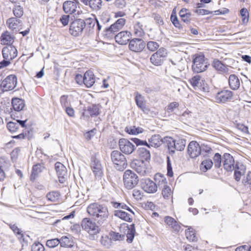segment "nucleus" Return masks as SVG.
I'll list each match as a JSON object with an SVG mask.
<instances>
[{"label":"nucleus","mask_w":251,"mask_h":251,"mask_svg":"<svg viewBox=\"0 0 251 251\" xmlns=\"http://www.w3.org/2000/svg\"><path fill=\"white\" fill-rule=\"evenodd\" d=\"M87 212L99 225L106 222L109 216L107 207L98 202L90 204L87 208Z\"/></svg>","instance_id":"f257e3e1"},{"label":"nucleus","mask_w":251,"mask_h":251,"mask_svg":"<svg viewBox=\"0 0 251 251\" xmlns=\"http://www.w3.org/2000/svg\"><path fill=\"white\" fill-rule=\"evenodd\" d=\"M111 158L117 170L122 171L126 168L127 166L126 159L125 155L119 151H112L111 153Z\"/></svg>","instance_id":"f03ea898"},{"label":"nucleus","mask_w":251,"mask_h":251,"mask_svg":"<svg viewBox=\"0 0 251 251\" xmlns=\"http://www.w3.org/2000/svg\"><path fill=\"white\" fill-rule=\"evenodd\" d=\"M193 63L192 69L197 73L205 71L208 66L204 56L202 54H195L194 56Z\"/></svg>","instance_id":"7ed1b4c3"},{"label":"nucleus","mask_w":251,"mask_h":251,"mask_svg":"<svg viewBox=\"0 0 251 251\" xmlns=\"http://www.w3.org/2000/svg\"><path fill=\"white\" fill-rule=\"evenodd\" d=\"M123 180L125 186L127 189H131L137 184L139 179L138 176L134 172L127 170L124 173Z\"/></svg>","instance_id":"20e7f679"},{"label":"nucleus","mask_w":251,"mask_h":251,"mask_svg":"<svg viewBox=\"0 0 251 251\" xmlns=\"http://www.w3.org/2000/svg\"><path fill=\"white\" fill-rule=\"evenodd\" d=\"M81 224L82 229L90 235L97 234L100 231L99 226L95 221L89 218H84Z\"/></svg>","instance_id":"39448f33"},{"label":"nucleus","mask_w":251,"mask_h":251,"mask_svg":"<svg viewBox=\"0 0 251 251\" xmlns=\"http://www.w3.org/2000/svg\"><path fill=\"white\" fill-rule=\"evenodd\" d=\"M17 83L16 75H11L7 76L0 83V94L14 89Z\"/></svg>","instance_id":"423d86ee"},{"label":"nucleus","mask_w":251,"mask_h":251,"mask_svg":"<svg viewBox=\"0 0 251 251\" xmlns=\"http://www.w3.org/2000/svg\"><path fill=\"white\" fill-rule=\"evenodd\" d=\"M189 81L194 89L203 92L209 91V88L208 84L200 75H196L192 77Z\"/></svg>","instance_id":"0eeeda50"},{"label":"nucleus","mask_w":251,"mask_h":251,"mask_svg":"<svg viewBox=\"0 0 251 251\" xmlns=\"http://www.w3.org/2000/svg\"><path fill=\"white\" fill-rule=\"evenodd\" d=\"M167 56V50L164 48H160L156 52L151 55L150 61L155 66H160L163 64Z\"/></svg>","instance_id":"6e6552de"},{"label":"nucleus","mask_w":251,"mask_h":251,"mask_svg":"<svg viewBox=\"0 0 251 251\" xmlns=\"http://www.w3.org/2000/svg\"><path fill=\"white\" fill-rule=\"evenodd\" d=\"M130 167L140 175L142 176L147 175L149 172L147 164L143 160L139 159L133 160L130 163Z\"/></svg>","instance_id":"1a4fd4ad"},{"label":"nucleus","mask_w":251,"mask_h":251,"mask_svg":"<svg viewBox=\"0 0 251 251\" xmlns=\"http://www.w3.org/2000/svg\"><path fill=\"white\" fill-rule=\"evenodd\" d=\"M86 26L85 21L81 19H77L71 23L70 25V33L74 36L80 34Z\"/></svg>","instance_id":"9d476101"},{"label":"nucleus","mask_w":251,"mask_h":251,"mask_svg":"<svg viewBox=\"0 0 251 251\" xmlns=\"http://www.w3.org/2000/svg\"><path fill=\"white\" fill-rule=\"evenodd\" d=\"M222 163L224 168L227 172H232L235 169L234 159L229 153L224 154L222 156Z\"/></svg>","instance_id":"9b49d317"},{"label":"nucleus","mask_w":251,"mask_h":251,"mask_svg":"<svg viewBox=\"0 0 251 251\" xmlns=\"http://www.w3.org/2000/svg\"><path fill=\"white\" fill-rule=\"evenodd\" d=\"M120 150L126 154H130L135 150V146L126 139H120L119 141Z\"/></svg>","instance_id":"f8f14e48"},{"label":"nucleus","mask_w":251,"mask_h":251,"mask_svg":"<svg viewBox=\"0 0 251 251\" xmlns=\"http://www.w3.org/2000/svg\"><path fill=\"white\" fill-rule=\"evenodd\" d=\"M141 186L143 190L148 193H154L157 190L156 183L150 178L142 179Z\"/></svg>","instance_id":"ddd939ff"},{"label":"nucleus","mask_w":251,"mask_h":251,"mask_svg":"<svg viewBox=\"0 0 251 251\" xmlns=\"http://www.w3.org/2000/svg\"><path fill=\"white\" fill-rule=\"evenodd\" d=\"M146 46V43L141 39L134 38L129 41L128 47L130 50L141 52Z\"/></svg>","instance_id":"4468645a"},{"label":"nucleus","mask_w":251,"mask_h":251,"mask_svg":"<svg viewBox=\"0 0 251 251\" xmlns=\"http://www.w3.org/2000/svg\"><path fill=\"white\" fill-rule=\"evenodd\" d=\"M91 167L95 177L97 178L100 179L103 174L102 167L99 160L96 157L92 158V162Z\"/></svg>","instance_id":"2eb2a0df"},{"label":"nucleus","mask_w":251,"mask_h":251,"mask_svg":"<svg viewBox=\"0 0 251 251\" xmlns=\"http://www.w3.org/2000/svg\"><path fill=\"white\" fill-rule=\"evenodd\" d=\"M233 93L231 91L225 90L217 93L215 96L216 101L218 103H225L230 100Z\"/></svg>","instance_id":"dca6fc26"},{"label":"nucleus","mask_w":251,"mask_h":251,"mask_svg":"<svg viewBox=\"0 0 251 251\" xmlns=\"http://www.w3.org/2000/svg\"><path fill=\"white\" fill-rule=\"evenodd\" d=\"M2 53L4 59L12 60L17 57L18 51L14 46H7L3 48Z\"/></svg>","instance_id":"f3484780"},{"label":"nucleus","mask_w":251,"mask_h":251,"mask_svg":"<svg viewBox=\"0 0 251 251\" xmlns=\"http://www.w3.org/2000/svg\"><path fill=\"white\" fill-rule=\"evenodd\" d=\"M155 179H159V185L164 184V188L162 191V194L165 199H168L170 197L172 194L171 189L170 187L166 185L165 184L167 183L166 179L164 176L160 175H156L155 176Z\"/></svg>","instance_id":"a211bd4d"},{"label":"nucleus","mask_w":251,"mask_h":251,"mask_svg":"<svg viewBox=\"0 0 251 251\" xmlns=\"http://www.w3.org/2000/svg\"><path fill=\"white\" fill-rule=\"evenodd\" d=\"M187 151L191 158L198 157L201 152V147L196 141H191L188 145Z\"/></svg>","instance_id":"6ab92c4d"},{"label":"nucleus","mask_w":251,"mask_h":251,"mask_svg":"<svg viewBox=\"0 0 251 251\" xmlns=\"http://www.w3.org/2000/svg\"><path fill=\"white\" fill-rule=\"evenodd\" d=\"M55 169L58 176L59 181L60 183H63L67 174V171L65 166L59 162L55 164Z\"/></svg>","instance_id":"aec40b11"},{"label":"nucleus","mask_w":251,"mask_h":251,"mask_svg":"<svg viewBox=\"0 0 251 251\" xmlns=\"http://www.w3.org/2000/svg\"><path fill=\"white\" fill-rule=\"evenodd\" d=\"M131 34L127 31H123L115 36L116 42L120 45H126L131 38Z\"/></svg>","instance_id":"412c9836"},{"label":"nucleus","mask_w":251,"mask_h":251,"mask_svg":"<svg viewBox=\"0 0 251 251\" xmlns=\"http://www.w3.org/2000/svg\"><path fill=\"white\" fill-rule=\"evenodd\" d=\"M126 20L125 18H120L116 22L112 25L109 28L106 29V31L108 33H114L118 31L125 25Z\"/></svg>","instance_id":"4be33fe9"},{"label":"nucleus","mask_w":251,"mask_h":251,"mask_svg":"<svg viewBox=\"0 0 251 251\" xmlns=\"http://www.w3.org/2000/svg\"><path fill=\"white\" fill-rule=\"evenodd\" d=\"M77 8V3L75 1L67 0L63 3V9L64 11L68 14L74 13Z\"/></svg>","instance_id":"5701e85b"},{"label":"nucleus","mask_w":251,"mask_h":251,"mask_svg":"<svg viewBox=\"0 0 251 251\" xmlns=\"http://www.w3.org/2000/svg\"><path fill=\"white\" fill-rule=\"evenodd\" d=\"M15 37L10 32L6 31L2 33L0 36V42L2 45L12 46L14 41Z\"/></svg>","instance_id":"b1692460"},{"label":"nucleus","mask_w":251,"mask_h":251,"mask_svg":"<svg viewBox=\"0 0 251 251\" xmlns=\"http://www.w3.org/2000/svg\"><path fill=\"white\" fill-rule=\"evenodd\" d=\"M11 103L13 109L16 112H21L25 107V100L22 99L13 98Z\"/></svg>","instance_id":"393cba45"},{"label":"nucleus","mask_w":251,"mask_h":251,"mask_svg":"<svg viewBox=\"0 0 251 251\" xmlns=\"http://www.w3.org/2000/svg\"><path fill=\"white\" fill-rule=\"evenodd\" d=\"M164 139H162L159 134H155L149 139V144L148 143L147 147L158 148L162 145Z\"/></svg>","instance_id":"a878e982"},{"label":"nucleus","mask_w":251,"mask_h":251,"mask_svg":"<svg viewBox=\"0 0 251 251\" xmlns=\"http://www.w3.org/2000/svg\"><path fill=\"white\" fill-rule=\"evenodd\" d=\"M135 102L139 108H140L145 113H148L149 109L146 106L145 101L144 97L139 93H136Z\"/></svg>","instance_id":"bb28decb"},{"label":"nucleus","mask_w":251,"mask_h":251,"mask_svg":"<svg viewBox=\"0 0 251 251\" xmlns=\"http://www.w3.org/2000/svg\"><path fill=\"white\" fill-rule=\"evenodd\" d=\"M21 20L16 18H9L6 22V24L8 27L12 30H15L17 32L19 26H21Z\"/></svg>","instance_id":"cd10ccee"},{"label":"nucleus","mask_w":251,"mask_h":251,"mask_svg":"<svg viewBox=\"0 0 251 251\" xmlns=\"http://www.w3.org/2000/svg\"><path fill=\"white\" fill-rule=\"evenodd\" d=\"M95 82V77L93 73L88 71L84 74V84L88 87H92Z\"/></svg>","instance_id":"c85d7f7f"},{"label":"nucleus","mask_w":251,"mask_h":251,"mask_svg":"<svg viewBox=\"0 0 251 251\" xmlns=\"http://www.w3.org/2000/svg\"><path fill=\"white\" fill-rule=\"evenodd\" d=\"M44 169L45 167L42 164L39 163L33 165L30 176V179L34 181Z\"/></svg>","instance_id":"c756f323"},{"label":"nucleus","mask_w":251,"mask_h":251,"mask_svg":"<svg viewBox=\"0 0 251 251\" xmlns=\"http://www.w3.org/2000/svg\"><path fill=\"white\" fill-rule=\"evenodd\" d=\"M60 245L61 247L72 248L74 245V242L70 236H63L60 239Z\"/></svg>","instance_id":"7c9ffc66"},{"label":"nucleus","mask_w":251,"mask_h":251,"mask_svg":"<svg viewBox=\"0 0 251 251\" xmlns=\"http://www.w3.org/2000/svg\"><path fill=\"white\" fill-rule=\"evenodd\" d=\"M143 25L142 22L136 21L134 22L133 32L137 37H142L144 35V31L143 28Z\"/></svg>","instance_id":"2f4dec72"},{"label":"nucleus","mask_w":251,"mask_h":251,"mask_svg":"<svg viewBox=\"0 0 251 251\" xmlns=\"http://www.w3.org/2000/svg\"><path fill=\"white\" fill-rule=\"evenodd\" d=\"M230 88L234 90H237L240 85V80L235 75H231L228 78Z\"/></svg>","instance_id":"473e14b6"},{"label":"nucleus","mask_w":251,"mask_h":251,"mask_svg":"<svg viewBox=\"0 0 251 251\" xmlns=\"http://www.w3.org/2000/svg\"><path fill=\"white\" fill-rule=\"evenodd\" d=\"M137 153L140 158L146 161H149L151 159V153L145 147H140L137 150Z\"/></svg>","instance_id":"72a5a7b5"},{"label":"nucleus","mask_w":251,"mask_h":251,"mask_svg":"<svg viewBox=\"0 0 251 251\" xmlns=\"http://www.w3.org/2000/svg\"><path fill=\"white\" fill-rule=\"evenodd\" d=\"M213 66L216 70L223 72L224 73H228L229 69L232 68L231 67H229L223 64L218 60H214Z\"/></svg>","instance_id":"f704fd0d"},{"label":"nucleus","mask_w":251,"mask_h":251,"mask_svg":"<svg viewBox=\"0 0 251 251\" xmlns=\"http://www.w3.org/2000/svg\"><path fill=\"white\" fill-rule=\"evenodd\" d=\"M163 142L167 144L170 153L173 154L175 152V139L170 137H166L164 138Z\"/></svg>","instance_id":"c9c22d12"},{"label":"nucleus","mask_w":251,"mask_h":251,"mask_svg":"<svg viewBox=\"0 0 251 251\" xmlns=\"http://www.w3.org/2000/svg\"><path fill=\"white\" fill-rule=\"evenodd\" d=\"M114 215L127 222H130L132 220V217L131 215L120 210H115Z\"/></svg>","instance_id":"e433bc0d"},{"label":"nucleus","mask_w":251,"mask_h":251,"mask_svg":"<svg viewBox=\"0 0 251 251\" xmlns=\"http://www.w3.org/2000/svg\"><path fill=\"white\" fill-rule=\"evenodd\" d=\"M165 222L169 226H171L175 230L178 231L180 227L176 221L172 217L167 216L165 218Z\"/></svg>","instance_id":"4c0bfd02"},{"label":"nucleus","mask_w":251,"mask_h":251,"mask_svg":"<svg viewBox=\"0 0 251 251\" xmlns=\"http://www.w3.org/2000/svg\"><path fill=\"white\" fill-rule=\"evenodd\" d=\"M186 238L191 242H195L197 240L195 232L194 229L190 226L185 230Z\"/></svg>","instance_id":"58836bf2"},{"label":"nucleus","mask_w":251,"mask_h":251,"mask_svg":"<svg viewBox=\"0 0 251 251\" xmlns=\"http://www.w3.org/2000/svg\"><path fill=\"white\" fill-rule=\"evenodd\" d=\"M10 228L12 230V231L18 236V238L19 240H22L23 242L25 241V239L24 238V236L23 233V231H22L15 224H10L9 225Z\"/></svg>","instance_id":"ea45409f"},{"label":"nucleus","mask_w":251,"mask_h":251,"mask_svg":"<svg viewBox=\"0 0 251 251\" xmlns=\"http://www.w3.org/2000/svg\"><path fill=\"white\" fill-rule=\"evenodd\" d=\"M213 165V162L211 159H205L201 162L200 168L202 172H205L210 169Z\"/></svg>","instance_id":"a19ab883"},{"label":"nucleus","mask_w":251,"mask_h":251,"mask_svg":"<svg viewBox=\"0 0 251 251\" xmlns=\"http://www.w3.org/2000/svg\"><path fill=\"white\" fill-rule=\"evenodd\" d=\"M186 142L184 139H175V150L181 151L184 149Z\"/></svg>","instance_id":"79ce46f5"},{"label":"nucleus","mask_w":251,"mask_h":251,"mask_svg":"<svg viewBox=\"0 0 251 251\" xmlns=\"http://www.w3.org/2000/svg\"><path fill=\"white\" fill-rule=\"evenodd\" d=\"M125 131L129 134L136 135L143 132V129L142 128L135 126L126 127L125 128Z\"/></svg>","instance_id":"37998d69"},{"label":"nucleus","mask_w":251,"mask_h":251,"mask_svg":"<svg viewBox=\"0 0 251 251\" xmlns=\"http://www.w3.org/2000/svg\"><path fill=\"white\" fill-rule=\"evenodd\" d=\"M135 233V229L134 224H132L130 225L129 228L128 229L126 237H127V241L128 243H131L133 241V239L134 237Z\"/></svg>","instance_id":"c03bdc74"},{"label":"nucleus","mask_w":251,"mask_h":251,"mask_svg":"<svg viewBox=\"0 0 251 251\" xmlns=\"http://www.w3.org/2000/svg\"><path fill=\"white\" fill-rule=\"evenodd\" d=\"M7 128L11 133H15L18 131L19 125L15 122H9L7 124Z\"/></svg>","instance_id":"a18cd8bd"},{"label":"nucleus","mask_w":251,"mask_h":251,"mask_svg":"<svg viewBox=\"0 0 251 251\" xmlns=\"http://www.w3.org/2000/svg\"><path fill=\"white\" fill-rule=\"evenodd\" d=\"M101 0H90L89 1L90 6L94 10H100L102 6Z\"/></svg>","instance_id":"49530a36"},{"label":"nucleus","mask_w":251,"mask_h":251,"mask_svg":"<svg viewBox=\"0 0 251 251\" xmlns=\"http://www.w3.org/2000/svg\"><path fill=\"white\" fill-rule=\"evenodd\" d=\"M60 194L57 191H52L47 194L46 197L47 199L51 201H56L59 198Z\"/></svg>","instance_id":"de8ad7c7"},{"label":"nucleus","mask_w":251,"mask_h":251,"mask_svg":"<svg viewBox=\"0 0 251 251\" xmlns=\"http://www.w3.org/2000/svg\"><path fill=\"white\" fill-rule=\"evenodd\" d=\"M99 106L98 105H93L88 108V112L91 116H96L99 114Z\"/></svg>","instance_id":"09e8293b"},{"label":"nucleus","mask_w":251,"mask_h":251,"mask_svg":"<svg viewBox=\"0 0 251 251\" xmlns=\"http://www.w3.org/2000/svg\"><path fill=\"white\" fill-rule=\"evenodd\" d=\"M13 13L15 18H21L24 14L23 8L20 5H15L13 8Z\"/></svg>","instance_id":"8fccbe9b"},{"label":"nucleus","mask_w":251,"mask_h":251,"mask_svg":"<svg viewBox=\"0 0 251 251\" xmlns=\"http://www.w3.org/2000/svg\"><path fill=\"white\" fill-rule=\"evenodd\" d=\"M242 21L243 24H246L249 21V14L247 9L243 8L240 10Z\"/></svg>","instance_id":"3c124183"},{"label":"nucleus","mask_w":251,"mask_h":251,"mask_svg":"<svg viewBox=\"0 0 251 251\" xmlns=\"http://www.w3.org/2000/svg\"><path fill=\"white\" fill-rule=\"evenodd\" d=\"M213 164H214L215 167L217 168H220L222 165V157L219 153L215 154L213 157Z\"/></svg>","instance_id":"603ef678"},{"label":"nucleus","mask_w":251,"mask_h":251,"mask_svg":"<svg viewBox=\"0 0 251 251\" xmlns=\"http://www.w3.org/2000/svg\"><path fill=\"white\" fill-rule=\"evenodd\" d=\"M60 242L58 238H54L48 240L46 242V246L50 248H53L60 244Z\"/></svg>","instance_id":"864d4df0"},{"label":"nucleus","mask_w":251,"mask_h":251,"mask_svg":"<svg viewBox=\"0 0 251 251\" xmlns=\"http://www.w3.org/2000/svg\"><path fill=\"white\" fill-rule=\"evenodd\" d=\"M243 184L251 190V172H249L242 180Z\"/></svg>","instance_id":"5fc2aeb1"},{"label":"nucleus","mask_w":251,"mask_h":251,"mask_svg":"<svg viewBox=\"0 0 251 251\" xmlns=\"http://www.w3.org/2000/svg\"><path fill=\"white\" fill-rule=\"evenodd\" d=\"M100 243L103 246L108 248L111 246V241L108 236L103 235L101 237Z\"/></svg>","instance_id":"6e6d98bb"},{"label":"nucleus","mask_w":251,"mask_h":251,"mask_svg":"<svg viewBox=\"0 0 251 251\" xmlns=\"http://www.w3.org/2000/svg\"><path fill=\"white\" fill-rule=\"evenodd\" d=\"M147 48L151 51H155L159 47L158 43L154 41H149L147 44Z\"/></svg>","instance_id":"4d7b16f0"},{"label":"nucleus","mask_w":251,"mask_h":251,"mask_svg":"<svg viewBox=\"0 0 251 251\" xmlns=\"http://www.w3.org/2000/svg\"><path fill=\"white\" fill-rule=\"evenodd\" d=\"M45 247L39 242H35L32 246L31 251H45Z\"/></svg>","instance_id":"13d9d810"},{"label":"nucleus","mask_w":251,"mask_h":251,"mask_svg":"<svg viewBox=\"0 0 251 251\" xmlns=\"http://www.w3.org/2000/svg\"><path fill=\"white\" fill-rule=\"evenodd\" d=\"M236 170L241 174H245L246 168L242 163L236 162L235 169L234 170Z\"/></svg>","instance_id":"bf43d9fd"},{"label":"nucleus","mask_w":251,"mask_h":251,"mask_svg":"<svg viewBox=\"0 0 251 251\" xmlns=\"http://www.w3.org/2000/svg\"><path fill=\"white\" fill-rule=\"evenodd\" d=\"M179 103L177 102H173L170 103L167 106V111L169 113L173 112L175 109L177 108Z\"/></svg>","instance_id":"052dcab7"},{"label":"nucleus","mask_w":251,"mask_h":251,"mask_svg":"<svg viewBox=\"0 0 251 251\" xmlns=\"http://www.w3.org/2000/svg\"><path fill=\"white\" fill-rule=\"evenodd\" d=\"M132 196L136 200H139L142 199L143 193L140 190L135 189L133 191Z\"/></svg>","instance_id":"680f3d73"},{"label":"nucleus","mask_w":251,"mask_h":251,"mask_svg":"<svg viewBox=\"0 0 251 251\" xmlns=\"http://www.w3.org/2000/svg\"><path fill=\"white\" fill-rule=\"evenodd\" d=\"M167 175L170 177L173 176L172 164L169 157H167Z\"/></svg>","instance_id":"e2e57ef3"},{"label":"nucleus","mask_w":251,"mask_h":251,"mask_svg":"<svg viewBox=\"0 0 251 251\" xmlns=\"http://www.w3.org/2000/svg\"><path fill=\"white\" fill-rule=\"evenodd\" d=\"M191 112L189 111H185L180 116V119L181 121H187L190 119L191 117Z\"/></svg>","instance_id":"0e129e2a"},{"label":"nucleus","mask_w":251,"mask_h":251,"mask_svg":"<svg viewBox=\"0 0 251 251\" xmlns=\"http://www.w3.org/2000/svg\"><path fill=\"white\" fill-rule=\"evenodd\" d=\"M123 236H122V235L120 234L119 233H116L115 232H112L110 233V239L111 240L113 241H117L120 240Z\"/></svg>","instance_id":"69168bd1"},{"label":"nucleus","mask_w":251,"mask_h":251,"mask_svg":"<svg viewBox=\"0 0 251 251\" xmlns=\"http://www.w3.org/2000/svg\"><path fill=\"white\" fill-rule=\"evenodd\" d=\"M70 19L69 15H64L61 16L60 19V21L61 22L64 26H66L68 24Z\"/></svg>","instance_id":"338daca9"},{"label":"nucleus","mask_w":251,"mask_h":251,"mask_svg":"<svg viewBox=\"0 0 251 251\" xmlns=\"http://www.w3.org/2000/svg\"><path fill=\"white\" fill-rule=\"evenodd\" d=\"M171 20L173 25L178 28L181 27V25L176 17V16H174L173 15H171Z\"/></svg>","instance_id":"774afa93"}]
</instances>
